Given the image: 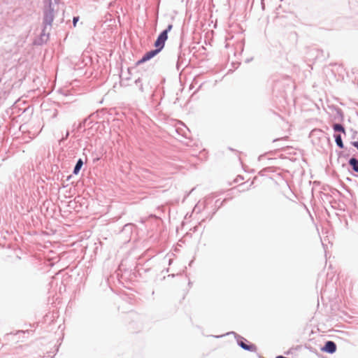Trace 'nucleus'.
I'll use <instances>...</instances> for the list:
<instances>
[{"mask_svg": "<svg viewBox=\"0 0 358 358\" xmlns=\"http://www.w3.org/2000/svg\"><path fill=\"white\" fill-rule=\"evenodd\" d=\"M172 28L173 25L169 24L167 28L159 34L157 39L155 42V46L157 49L148 52L146 54H145L142 59L137 62V64H142L150 59L162 50L164 46L165 41L168 38V32L170 31Z\"/></svg>", "mask_w": 358, "mask_h": 358, "instance_id": "obj_1", "label": "nucleus"}, {"mask_svg": "<svg viewBox=\"0 0 358 358\" xmlns=\"http://www.w3.org/2000/svg\"><path fill=\"white\" fill-rule=\"evenodd\" d=\"M43 22L45 25L51 26L55 14L58 11V5H53L51 0H45Z\"/></svg>", "mask_w": 358, "mask_h": 358, "instance_id": "obj_2", "label": "nucleus"}, {"mask_svg": "<svg viewBox=\"0 0 358 358\" xmlns=\"http://www.w3.org/2000/svg\"><path fill=\"white\" fill-rule=\"evenodd\" d=\"M322 350L329 353H334L336 350V345L333 341H327L322 348Z\"/></svg>", "mask_w": 358, "mask_h": 358, "instance_id": "obj_3", "label": "nucleus"}, {"mask_svg": "<svg viewBox=\"0 0 358 358\" xmlns=\"http://www.w3.org/2000/svg\"><path fill=\"white\" fill-rule=\"evenodd\" d=\"M349 164L352 166L353 170L358 173V160L355 158H351L349 161Z\"/></svg>", "mask_w": 358, "mask_h": 358, "instance_id": "obj_4", "label": "nucleus"}, {"mask_svg": "<svg viewBox=\"0 0 358 358\" xmlns=\"http://www.w3.org/2000/svg\"><path fill=\"white\" fill-rule=\"evenodd\" d=\"M83 164V162L82 159H80L77 162V164H76V166L74 168V170H73L74 174H78V172L80 171Z\"/></svg>", "mask_w": 358, "mask_h": 358, "instance_id": "obj_5", "label": "nucleus"}, {"mask_svg": "<svg viewBox=\"0 0 358 358\" xmlns=\"http://www.w3.org/2000/svg\"><path fill=\"white\" fill-rule=\"evenodd\" d=\"M334 130L335 132H341V133L345 132V129H344L343 127L339 124H336L334 125Z\"/></svg>", "mask_w": 358, "mask_h": 358, "instance_id": "obj_6", "label": "nucleus"}, {"mask_svg": "<svg viewBox=\"0 0 358 358\" xmlns=\"http://www.w3.org/2000/svg\"><path fill=\"white\" fill-rule=\"evenodd\" d=\"M336 144H337V145H338L341 148H343V142H342V140H341V136H336Z\"/></svg>", "mask_w": 358, "mask_h": 358, "instance_id": "obj_7", "label": "nucleus"}, {"mask_svg": "<svg viewBox=\"0 0 358 358\" xmlns=\"http://www.w3.org/2000/svg\"><path fill=\"white\" fill-rule=\"evenodd\" d=\"M241 346L243 349L248 350H252V349L255 348V346H253V345L249 346V345H246V344H245V343H241Z\"/></svg>", "mask_w": 358, "mask_h": 358, "instance_id": "obj_8", "label": "nucleus"}, {"mask_svg": "<svg viewBox=\"0 0 358 358\" xmlns=\"http://www.w3.org/2000/svg\"><path fill=\"white\" fill-rule=\"evenodd\" d=\"M78 20V17H73V26L76 27V23Z\"/></svg>", "mask_w": 358, "mask_h": 358, "instance_id": "obj_9", "label": "nucleus"}, {"mask_svg": "<svg viewBox=\"0 0 358 358\" xmlns=\"http://www.w3.org/2000/svg\"><path fill=\"white\" fill-rule=\"evenodd\" d=\"M353 145L358 149V142L357 141L354 142Z\"/></svg>", "mask_w": 358, "mask_h": 358, "instance_id": "obj_10", "label": "nucleus"}]
</instances>
